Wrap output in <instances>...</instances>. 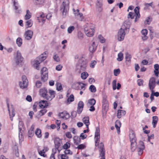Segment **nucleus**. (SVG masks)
I'll list each match as a JSON object with an SVG mask.
<instances>
[{
	"label": "nucleus",
	"instance_id": "obj_1",
	"mask_svg": "<svg viewBox=\"0 0 159 159\" xmlns=\"http://www.w3.org/2000/svg\"><path fill=\"white\" fill-rule=\"evenodd\" d=\"M40 95L44 98L48 100H51L55 97V92L52 90H50L49 93L45 88L40 89L39 90Z\"/></svg>",
	"mask_w": 159,
	"mask_h": 159
},
{
	"label": "nucleus",
	"instance_id": "obj_2",
	"mask_svg": "<svg viewBox=\"0 0 159 159\" xmlns=\"http://www.w3.org/2000/svg\"><path fill=\"white\" fill-rule=\"evenodd\" d=\"M46 52H44L41 55L36 58V59L34 60L33 62V64L34 67L36 69H39V66L40 63L44 60L46 58Z\"/></svg>",
	"mask_w": 159,
	"mask_h": 159
},
{
	"label": "nucleus",
	"instance_id": "obj_3",
	"mask_svg": "<svg viewBox=\"0 0 159 159\" xmlns=\"http://www.w3.org/2000/svg\"><path fill=\"white\" fill-rule=\"evenodd\" d=\"M87 63V62L86 60L83 58V56H81L80 57L76 65L77 69L80 71L85 70L86 69Z\"/></svg>",
	"mask_w": 159,
	"mask_h": 159
},
{
	"label": "nucleus",
	"instance_id": "obj_4",
	"mask_svg": "<svg viewBox=\"0 0 159 159\" xmlns=\"http://www.w3.org/2000/svg\"><path fill=\"white\" fill-rule=\"evenodd\" d=\"M129 139L131 142V149L134 152L136 148V138L134 132L131 131L129 134Z\"/></svg>",
	"mask_w": 159,
	"mask_h": 159
},
{
	"label": "nucleus",
	"instance_id": "obj_5",
	"mask_svg": "<svg viewBox=\"0 0 159 159\" xmlns=\"http://www.w3.org/2000/svg\"><path fill=\"white\" fill-rule=\"evenodd\" d=\"M69 5V2L68 0H65L60 7V11L62 13V16L63 17H66L67 12V8L68 7Z\"/></svg>",
	"mask_w": 159,
	"mask_h": 159
},
{
	"label": "nucleus",
	"instance_id": "obj_6",
	"mask_svg": "<svg viewBox=\"0 0 159 159\" xmlns=\"http://www.w3.org/2000/svg\"><path fill=\"white\" fill-rule=\"evenodd\" d=\"M89 25H85L84 26V31L87 36L89 37L93 36L95 32V30L93 28H91Z\"/></svg>",
	"mask_w": 159,
	"mask_h": 159
},
{
	"label": "nucleus",
	"instance_id": "obj_7",
	"mask_svg": "<svg viewBox=\"0 0 159 159\" xmlns=\"http://www.w3.org/2000/svg\"><path fill=\"white\" fill-rule=\"evenodd\" d=\"M41 74L42 80L43 82L47 81L48 78V71L47 68L45 67H43L41 70Z\"/></svg>",
	"mask_w": 159,
	"mask_h": 159
},
{
	"label": "nucleus",
	"instance_id": "obj_8",
	"mask_svg": "<svg viewBox=\"0 0 159 159\" xmlns=\"http://www.w3.org/2000/svg\"><path fill=\"white\" fill-rule=\"evenodd\" d=\"M16 63L17 65H19L23 61L24 58L19 51H17L15 58Z\"/></svg>",
	"mask_w": 159,
	"mask_h": 159
},
{
	"label": "nucleus",
	"instance_id": "obj_9",
	"mask_svg": "<svg viewBox=\"0 0 159 159\" xmlns=\"http://www.w3.org/2000/svg\"><path fill=\"white\" fill-rule=\"evenodd\" d=\"M145 148L144 143L142 141H140L139 144L136 145V148L137 149L138 154L139 155H141Z\"/></svg>",
	"mask_w": 159,
	"mask_h": 159
},
{
	"label": "nucleus",
	"instance_id": "obj_10",
	"mask_svg": "<svg viewBox=\"0 0 159 159\" xmlns=\"http://www.w3.org/2000/svg\"><path fill=\"white\" fill-rule=\"evenodd\" d=\"M28 85V81L25 75L22 76V81L19 82L20 87L22 89L26 88Z\"/></svg>",
	"mask_w": 159,
	"mask_h": 159
},
{
	"label": "nucleus",
	"instance_id": "obj_11",
	"mask_svg": "<svg viewBox=\"0 0 159 159\" xmlns=\"http://www.w3.org/2000/svg\"><path fill=\"white\" fill-rule=\"evenodd\" d=\"M98 147L100 152V157H102L100 159H105V149H104L103 143H101L99 144Z\"/></svg>",
	"mask_w": 159,
	"mask_h": 159
},
{
	"label": "nucleus",
	"instance_id": "obj_12",
	"mask_svg": "<svg viewBox=\"0 0 159 159\" xmlns=\"http://www.w3.org/2000/svg\"><path fill=\"white\" fill-rule=\"evenodd\" d=\"M125 30L122 28H120L118 33V40L119 41H123L125 35Z\"/></svg>",
	"mask_w": 159,
	"mask_h": 159
},
{
	"label": "nucleus",
	"instance_id": "obj_13",
	"mask_svg": "<svg viewBox=\"0 0 159 159\" xmlns=\"http://www.w3.org/2000/svg\"><path fill=\"white\" fill-rule=\"evenodd\" d=\"M149 89L151 90V92H154L153 89L156 86L155 79L152 77L150 79L149 82Z\"/></svg>",
	"mask_w": 159,
	"mask_h": 159
},
{
	"label": "nucleus",
	"instance_id": "obj_14",
	"mask_svg": "<svg viewBox=\"0 0 159 159\" xmlns=\"http://www.w3.org/2000/svg\"><path fill=\"white\" fill-rule=\"evenodd\" d=\"M131 25V22L129 20H127L123 23L121 28L123 29H124L125 31L128 30V32Z\"/></svg>",
	"mask_w": 159,
	"mask_h": 159
},
{
	"label": "nucleus",
	"instance_id": "obj_15",
	"mask_svg": "<svg viewBox=\"0 0 159 159\" xmlns=\"http://www.w3.org/2000/svg\"><path fill=\"white\" fill-rule=\"evenodd\" d=\"M108 103L107 99V96L104 95L102 99V108L105 111L107 110L108 108Z\"/></svg>",
	"mask_w": 159,
	"mask_h": 159
},
{
	"label": "nucleus",
	"instance_id": "obj_16",
	"mask_svg": "<svg viewBox=\"0 0 159 159\" xmlns=\"http://www.w3.org/2000/svg\"><path fill=\"white\" fill-rule=\"evenodd\" d=\"M100 129L98 127H97L96 129V131L95 133V143H99L100 141Z\"/></svg>",
	"mask_w": 159,
	"mask_h": 159
},
{
	"label": "nucleus",
	"instance_id": "obj_17",
	"mask_svg": "<svg viewBox=\"0 0 159 159\" xmlns=\"http://www.w3.org/2000/svg\"><path fill=\"white\" fill-rule=\"evenodd\" d=\"M7 107L8 108V110L9 112L10 118L11 119V121L13 120V117L15 115V109L14 108V107L12 105H11V113L10 109L9 107V104L8 103H7Z\"/></svg>",
	"mask_w": 159,
	"mask_h": 159
},
{
	"label": "nucleus",
	"instance_id": "obj_18",
	"mask_svg": "<svg viewBox=\"0 0 159 159\" xmlns=\"http://www.w3.org/2000/svg\"><path fill=\"white\" fill-rule=\"evenodd\" d=\"M33 32L30 30H28L25 31L24 34L25 39L27 40H30L32 38Z\"/></svg>",
	"mask_w": 159,
	"mask_h": 159
},
{
	"label": "nucleus",
	"instance_id": "obj_19",
	"mask_svg": "<svg viewBox=\"0 0 159 159\" xmlns=\"http://www.w3.org/2000/svg\"><path fill=\"white\" fill-rule=\"evenodd\" d=\"M58 116L62 119H67L70 117V115L66 111H64L62 112L59 113Z\"/></svg>",
	"mask_w": 159,
	"mask_h": 159
},
{
	"label": "nucleus",
	"instance_id": "obj_20",
	"mask_svg": "<svg viewBox=\"0 0 159 159\" xmlns=\"http://www.w3.org/2000/svg\"><path fill=\"white\" fill-rule=\"evenodd\" d=\"M84 106V103L82 101H80L78 104L77 109V112L79 114H80L83 110V108Z\"/></svg>",
	"mask_w": 159,
	"mask_h": 159
},
{
	"label": "nucleus",
	"instance_id": "obj_21",
	"mask_svg": "<svg viewBox=\"0 0 159 159\" xmlns=\"http://www.w3.org/2000/svg\"><path fill=\"white\" fill-rule=\"evenodd\" d=\"M139 7H136L134 10V12L135 13V18L134 20V22H136L138 19L140 17V14H139Z\"/></svg>",
	"mask_w": 159,
	"mask_h": 159
},
{
	"label": "nucleus",
	"instance_id": "obj_22",
	"mask_svg": "<svg viewBox=\"0 0 159 159\" xmlns=\"http://www.w3.org/2000/svg\"><path fill=\"white\" fill-rule=\"evenodd\" d=\"M73 11L75 16H79L80 17V21L83 20L84 17L83 16V14L82 13H80L79 12V9H77L75 10V9L73 8Z\"/></svg>",
	"mask_w": 159,
	"mask_h": 159
},
{
	"label": "nucleus",
	"instance_id": "obj_23",
	"mask_svg": "<svg viewBox=\"0 0 159 159\" xmlns=\"http://www.w3.org/2000/svg\"><path fill=\"white\" fill-rule=\"evenodd\" d=\"M141 33L142 34L141 36L142 39L143 41L146 40L148 39V37L147 36L148 34L147 30L146 29L143 30Z\"/></svg>",
	"mask_w": 159,
	"mask_h": 159
},
{
	"label": "nucleus",
	"instance_id": "obj_24",
	"mask_svg": "<svg viewBox=\"0 0 159 159\" xmlns=\"http://www.w3.org/2000/svg\"><path fill=\"white\" fill-rule=\"evenodd\" d=\"M39 107L42 108H47L48 106V103L46 100H41L39 102Z\"/></svg>",
	"mask_w": 159,
	"mask_h": 159
},
{
	"label": "nucleus",
	"instance_id": "obj_25",
	"mask_svg": "<svg viewBox=\"0 0 159 159\" xmlns=\"http://www.w3.org/2000/svg\"><path fill=\"white\" fill-rule=\"evenodd\" d=\"M13 2V6L14 7V9L16 10V12L18 13H20L21 11V10H17L19 8L20 6L17 0H12Z\"/></svg>",
	"mask_w": 159,
	"mask_h": 159
},
{
	"label": "nucleus",
	"instance_id": "obj_26",
	"mask_svg": "<svg viewBox=\"0 0 159 159\" xmlns=\"http://www.w3.org/2000/svg\"><path fill=\"white\" fill-rule=\"evenodd\" d=\"M102 0H97V3H96L97 8L98 11L99 12H101L102 10Z\"/></svg>",
	"mask_w": 159,
	"mask_h": 159
},
{
	"label": "nucleus",
	"instance_id": "obj_27",
	"mask_svg": "<svg viewBox=\"0 0 159 159\" xmlns=\"http://www.w3.org/2000/svg\"><path fill=\"white\" fill-rule=\"evenodd\" d=\"M125 58L126 59V64L128 65H129L131 61V55L128 52L126 53Z\"/></svg>",
	"mask_w": 159,
	"mask_h": 159
},
{
	"label": "nucleus",
	"instance_id": "obj_28",
	"mask_svg": "<svg viewBox=\"0 0 159 159\" xmlns=\"http://www.w3.org/2000/svg\"><path fill=\"white\" fill-rule=\"evenodd\" d=\"M121 123L119 120H116L115 123V127L116 128L118 134L120 132V128L121 127Z\"/></svg>",
	"mask_w": 159,
	"mask_h": 159
},
{
	"label": "nucleus",
	"instance_id": "obj_29",
	"mask_svg": "<svg viewBox=\"0 0 159 159\" xmlns=\"http://www.w3.org/2000/svg\"><path fill=\"white\" fill-rule=\"evenodd\" d=\"M97 46L95 44L94 42H93L92 44L89 47V51L92 53L94 52L96 49Z\"/></svg>",
	"mask_w": 159,
	"mask_h": 159
},
{
	"label": "nucleus",
	"instance_id": "obj_30",
	"mask_svg": "<svg viewBox=\"0 0 159 159\" xmlns=\"http://www.w3.org/2000/svg\"><path fill=\"white\" fill-rule=\"evenodd\" d=\"M47 110L45 109L41 110L39 112L36 117L39 118H40L41 116L44 115L47 112Z\"/></svg>",
	"mask_w": 159,
	"mask_h": 159
},
{
	"label": "nucleus",
	"instance_id": "obj_31",
	"mask_svg": "<svg viewBox=\"0 0 159 159\" xmlns=\"http://www.w3.org/2000/svg\"><path fill=\"white\" fill-rule=\"evenodd\" d=\"M126 114L125 111L119 110L118 111L117 116L118 118H120L122 116H124Z\"/></svg>",
	"mask_w": 159,
	"mask_h": 159
},
{
	"label": "nucleus",
	"instance_id": "obj_32",
	"mask_svg": "<svg viewBox=\"0 0 159 159\" xmlns=\"http://www.w3.org/2000/svg\"><path fill=\"white\" fill-rule=\"evenodd\" d=\"M152 124L153 126V128H155L156 127V125L157 124V123L158 120V118L157 116H153L152 117Z\"/></svg>",
	"mask_w": 159,
	"mask_h": 159
},
{
	"label": "nucleus",
	"instance_id": "obj_33",
	"mask_svg": "<svg viewBox=\"0 0 159 159\" xmlns=\"http://www.w3.org/2000/svg\"><path fill=\"white\" fill-rule=\"evenodd\" d=\"M84 123L85 125L86 128H88L89 125L90 124L89 122V117H84L83 119Z\"/></svg>",
	"mask_w": 159,
	"mask_h": 159
},
{
	"label": "nucleus",
	"instance_id": "obj_34",
	"mask_svg": "<svg viewBox=\"0 0 159 159\" xmlns=\"http://www.w3.org/2000/svg\"><path fill=\"white\" fill-rule=\"evenodd\" d=\"M61 141L58 139H55L54 141V143L56 149H58L59 146L61 145Z\"/></svg>",
	"mask_w": 159,
	"mask_h": 159
},
{
	"label": "nucleus",
	"instance_id": "obj_35",
	"mask_svg": "<svg viewBox=\"0 0 159 159\" xmlns=\"http://www.w3.org/2000/svg\"><path fill=\"white\" fill-rule=\"evenodd\" d=\"M31 17V13L29 10H26V14L25 16V19L27 20L30 19Z\"/></svg>",
	"mask_w": 159,
	"mask_h": 159
},
{
	"label": "nucleus",
	"instance_id": "obj_36",
	"mask_svg": "<svg viewBox=\"0 0 159 159\" xmlns=\"http://www.w3.org/2000/svg\"><path fill=\"white\" fill-rule=\"evenodd\" d=\"M25 22V25L27 28L30 27L33 25V21L31 20H27Z\"/></svg>",
	"mask_w": 159,
	"mask_h": 159
},
{
	"label": "nucleus",
	"instance_id": "obj_37",
	"mask_svg": "<svg viewBox=\"0 0 159 159\" xmlns=\"http://www.w3.org/2000/svg\"><path fill=\"white\" fill-rule=\"evenodd\" d=\"M80 82H78L75 83H74L72 86V87L73 88L76 89V90H79L80 89Z\"/></svg>",
	"mask_w": 159,
	"mask_h": 159
},
{
	"label": "nucleus",
	"instance_id": "obj_38",
	"mask_svg": "<svg viewBox=\"0 0 159 159\" xmlns=\"http://www.w3.org/2000/svg\"><path fill=\"white\" fill-rule=\"evenodd\" d=\"M35 134L38 138H41L42 136L41 130L37 128L35 132Z\"/></svg>",
	"mask_w": 159,
	"mask_h": 159
},
{
	"label": "nucleus",
	"instance_id": "obj_39",
	"mask_svg": "<svg viewBox=\"0 0 159 159\" xmlns=\"http://www.w3.org/2000/svg\"><path fill=\"white\" fill-rule=\"evenodd\" d=\"M118 57L117 59L119 61H121L123 59V54L122 52H120L118 53Z\"/></svg>",
	"mask_w": 159,
	"mask_h": 159
},
{
	"label": "nucleus",
	"instance_id": "obj_40",
	"mask_svg": "<svg viewBox=\"0 0 159 159\" xmlns=\"http://www.w3.org/2000/svg\"><path fill=\"white\" fill-rule=\"evenodd\" d=\"M74 100V96L73 94H71L70 96L68 98L67 100V102L69 104L71 102L73 101Z\"/></svg>",
	"mask_w": 159,
	"mask_h": 159
},
{
	"label": "nucleus",
	"instance_id": "obj_41",
	"mask_svg": "<svg viewBox=\"0 0 159 159\" xmlns=\"http://www.w3.org/2000/svg\"><path fill=\"white\" fill-rule=\"evenodd\" d=\"M89 90L92 93H95L96 91V88L93 85H91L90 86Z\"/></svg>",
	"mask_w": 159,
	"mask_h": 159
},
{
	"label": "nucleus",
	"instance_id": "obj_42",
	"mask_svg": "<svg viewBox=\"0 0 159 159\" xmlns=\"http://www.w3.org/2000/svg\"><path fill=\"white\" fill-rule=\"evenodd\" d=\"M16 43L19 47H20L22 44V39L20 38H18L16 40Z\"/></svg>",
	"mask_w": 159,
	"mask_h": 159
},
{
	"label": "nucleus",
	"instance_id": "obj_43",
	"mask_svg": "<svg viewBox=\"0 0 159 159\" xmlns=\"http://www.w3.org/2000/svg\"><path fill=\"white\" fill-rule=\"evenodd\" d=\"M88 102L90 105L93 106L96 103V100L93 98L90 99L89 100Z\"/></svg>",
	"mask_w": 159,
	"mask_h": 159
},
{
	"label": "nucleus",
	"instance_id": "obj_44",
	"mask_svg": "<svg viewBox=\"0 0 159 159\" xmlns=\"http://www.w3.org/2000/svg\"><path fill=\"white\" fill-rule=\"evenodd\" d=\"M88 76V74L87 72H84L81 73V77L83 79H85Z\"/></svg>",
	"mask_w": 159,
	"mask_h": 159
},
{
	"label": "nucleus",
	"instance_id": "obj_45",
	"mask_svg": "<svg viewBox=\"0 0 159 159\" xmlns=\"http://www.w3.org/2000/svg\"><path fill=\"white\" fill-rule=\"evenodd\" d=\"M22 131H19V138L20 141H21L23 140V135L22 134Z\"/></svg>",
	"mask_w": 159,
	"mask_h": 159
},
{
	"label": "nucleus",
	"instance_id": "obj_46",
	"mask_svg": "<svg viewBox=\"0 0 159 159\" xmlns=\"http://www.w3.org/2000/svg\"><path fill=\"white\" fill-rule=\"evenodd\" d=\"M57 89L58 91H60L62 89V87L60 83H57L56 84Z\"/></svg>",
	"mask_w": 159,
	"mask_h": 159
},
{
	"label": "nucleus",
	"instance_id": "obj_47",
	"mask_svg": "<svg viewBox=\"0 0 159 159\" xmlns=\"http://www.w3.org/2000/svg\"><path fill=\"white\" fill-rule=\"evenodd\" d=\"M70 147V144L68 142H66L63 146L64 149H68Z\"/></svg>",
	"mask_w": 159,
	"mask_h": 159
},
{
	"label": "nucleus",
	"instance_id": "obj_48",
	"mask_svg": "<svg viewBox=\"0 0 159 159\" xmlns=\"http://www.w3.org/2000/svg\"><path fill=\"white\" fill-rule=\"evenodd\" d=\"M73 139L74 141V143L75 144H78V143L76 141H80V139L79 138L78 136H75L73 138Z\"/></svg>",
	"mask_w": 159,
	"mask_h": 159
},
{
	"label": "nucleus",
	"instance_id": "obj_49",
	"mask_svg": "<svg viewBox=\"0 0 159 159\" xmlns=\"http://www.w3.org/2000/svg\"><path fill=\"white\" fill-rule=\"evenodd\" d=\"M75 27L74 26H70L67 29V31L68 33L70 34L74 30Z\"/></svg>",
	"mask_w": 159,
	"mask_h": 159
},
{
	"label": "nucleus",
	"instance_id": "obj_50",
	"mask_svg": "<svg viewBox=\"0 0 159 159\" xmlns=\"http://www.w3.org/2000/svg\"><path fill=\"white\" fill-rule=\"evenodd\" d=\"M77 37L79 39L82 40L83 38V34L81 32H78L77 34Z\"/></svg>",
	"mask_w": 159,
	"mask_h": 159
},
{
	"label": "nucleus",
	"instance_id": "obj_51",
	"mask_svg": "<svg viewBox=\"0 0 159 159\" xmlns=\"http://www.w3.org/2000/svg\"><path fill=\"white\" fill-rule=\"evenodd\" d=\"M23 125L24 124L22 121H19L18 125L19 131L22 130V128L23 127Z\"/></svg>",
	"mask_w": 159,
	"mask_h": 159
},
{
	"label": "nucleus",
	"instance_id": "obj_52",
	"mask_svg": "<svg viewBox=\"0 0 159 159\" xmlns=\"http://www.w3.org/2000/svg\"><path fill=\"white\" fill-rule=\"evenodd\" d=\"M153 2H152L150 3H145L144 4V6L145 7H144V9H148V7L150 6L152 7V5Z\"/></svg>",
	"mask_w": 159,
	"mask_h": 159
},
{
	"label": "nucleus",
	"instance_id": "obj_53",
	"mask_svg": "<svg viewBox=\"0 0 159 159\" xmlns=\"http://www.w3.org/2000/svg\"><path fill=\"white\" fill-rule=\"evenodd\" d=\"M120 72V70L119 69H115L114 70V75L115 76H117L119 75Z\"/></svg>",
	"mask_w": 159,
	"mask_h": 159
},
{
	"label": "nucleus",
	"instance_id": "obj_54",
	"mask_svg": "<svg viewBox=\"0 0 159 159\" xmlns=\"http://www.w3.org/2000/svg\"><path fill=\"white\" fill-rule=\"evenodd\" d=\"M112 88L113 90H115L116 89V80H114L112 83Z\"/></svg>",
	"mask_w": 159,
	"mask_h": 159
},
{
	"label": "nucleus",
	"instance_id": "obj_55",
	"mask_svg": "<svg viewBox=\"0 0 159 159\" xmlns=\"http://www.w3.org/2000/svg\"><path fill=\"white\" fill-rule=\"evenodd\" d=\"M100 42L102 43H104L105 42V39L101 35H99L98 37Z\"/></svg>",
	"mask_w": 159,
	"mask_h": 159
},
{
	"label": "nucleus",
	"instance_id": "obj_56",
	"mask_svg": "<svg viewBox=\"0 0 159 159\" xmlns=\"http://www.w3.org/2000/svg\"><path fill=\"white\" fill-rule=\"evenodd\" d=\"M143 80L141 79H139L137 80L138 85L139 86H141L143 85Z\"/></svg>",
	"mask_w": 159,
	"mask_h": 159
},
{
	"label": "nucleus",
	"instance_id": "obj_57",
	"mask_svg": "<svg viewBox=\"0 0 159 159\" xmlns=\"http://www.w3.org/2000/svg\"><path fill=\"white\" fill-rule=\"evenodd\" d=\"M135 15H134V13L132 12H129L128 15V18H130L131 19H134Z\"/></svg>",
	"mask_w": 159,
	"mask_h": 159
},
{
	"label": "nucleus",
	"instance_id": "obj_58",
	"mask_svg": "<svg viewBox=\"0 0 159 159\" xmlns=\"http://www.w3.org/2000/svg\"><path fill=\"white\" fill-rule=\"evenodd\" d=\"M85 84L83 83L80 82V89H82L83 91H84L85 90V88L84 87Z\"/></svg>",
	"mask_w": 159,
	"mask_h": 159
},
{
	"label": "nucleus",
	"instance_id": "obj_59",
	"mask_svg": "<svg viewBox=\"0 0 159 159\" xmlns=\"http://www.w3.org/2000/svg\"><path fill=\"white\" fill-rule=\"evenodd\" d=\"M35 85L38 88H39L42 86V83L40 81H37L35 83Z\"/></svg>",
	"mask_w": 159,
	"mask_h": 159
},
{
	"label": "nucleus",
	"instance_id": "obj_60",
	"mask_svg": "<svg viewBox=\"0 0 159 159\" xmlns=\"http://www.w3.org/2000/svg\"><path fill=\"white\" fill-rule=\"evenodd\" d=\"M96 63L97 62L95 61L94 60L92 61L90 65V67L92 68H94Z\"/></svg>",
	"mask_w": 159,
	"mask_h": 159
},
{
	"label": "nucleus",
	"instance_id": "obj_61",
	"mask_svg": "<svg viewBox=\"0 0 159 159\" xmlns=\"http://www.w3.org/2000/svg\"><path fill=\"white\" fill-rule=\"evenodd\" d=\"M52 152L53 153L51 154L50 159H55V154L56 153V150H55V151L54 152L53 149H52Z\"/></svg>",
	"mask_w": 159,
	"mask_h": 159
},
{
	"label": "nucleus",
	"instance_id": "obj_62",
	"mask_svg": "<svg viewBox=\"0 0 159 159\" xmlns=\"http://www.w3.org/2000/svg\"><path fill=\"white\" fill-rule=\"evenodd\" d=\"M65 154L72 155V152L69 149H66L64 152Z\"/></svg>",
	"mask_w": 159,
	"mask_h": 159
},
{
	"label": "nucleus",
	"instance_id": "obj_63",
	"mask_svg": "<svg viewBox=\"0 0 159 159\" xmlns=\"http://www.w3.org/2000/svg\"><path fill=\"white\" fill-rule=\"evenodd\" d=\"M54 60L57 62H59L60 61V59L58 56L57 55H55L53 57Z\"/></svg>",
	"mask_w": 159,
	"mask_h": 159
},
{
	"label": "nucleus",
	"instance_id": "obj_64",
	"mask_svg": "<svg viewBox=\"0 0 159 159\" xmlns=\"http://www.w3.org/2000/svg\"><path fill=\"white\" fill-rule=\"evenodd\" d=\"M61 159H68V156L66 154H62L61 156Z\"/></svg>",
	"mask_w": 159,
	"mask_h": 159
}]
</instances>
